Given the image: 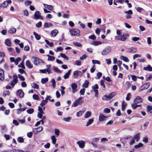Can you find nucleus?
<instances>
[{
	"instance_id": "12",
	"label": "nucleus",
	"mask_w": 152,
	"mask_h": 152,
	"mask_svg": "<svg viewBox=\"0 0 152 152\" xmlns=\"http://www.w3.org/2000/svg\"><path fill=\"white\" fill-rule=\"evenodd\" d=\"M107 117L104 115L103 114H100L99 116V121L100 122L105 121Z\"/></svg>"
},
{
	"instance_id": "21",
	"label": "nucleus",
	"mask_w": 152,
	"mask_h": 152,
	"mask_svg": "<svg viewBox=\"0 0 152 152\" xmlns=\"http://www.w3.org/2000/svg\"><path fill=\"white\" fill-rule=\"evenodd\" d=\"M4 79V71L1 68V80H3Z\"/></svg>"
},
{
	"instance_id": "36",
	"label": "nucleus",
	"mask_w": 152,
	"mask_h": 152,
	"mask_svg": "<svg viewBox=\"0 0 152 152\" xmlns=\"http://www.w3.org/2000/svg\"><path fill=\"white\" fill-rule=\"evenodd\" d=\"M60 55L62 57L65 58L66 60H68L69 59V58L65 54L61 53H60Z\"/></svg>"
},
{
	"instance_id": "14",
	"label": "nucleus",
	"mask_w": 152,
	"mask_h": 152,
	"mask_svg": "<svg viewBox=\"0 0 152 152\" xmlns=\"http://www.w3.org/2000/svg\"><path fill=\"white\" fill-rule=\"evenodd\" d=\"M72 88V92L73 93H75L77 91L76 89L77 88V86L75 83H72L71 85Z\"/></svg>"
},
{
	"instance_id": "54",
	"label": "nucleus",
	"mask_w": 152,
	"mask_h": 152,
	"mask_svg": "<svg viewBox=\"0 0 152 152\" xmlns=\"http://www.w3.org/2000/svg\"><path fill=\"white\" fill-rule=\"evenodd\" d=\"M52 83V86L53 88H54L56 86V82L55 80L54 79H53L51 81Z\"/></svg>"
},
{
	"instance_id": "4",
	"label": "nucleus",
	"mask_w": 152,
	"mask_h": 152,
	"mask_svg": "<svg viewBox=\"0 0 152 152\" xmlns=\"http://www.w3.org/2000/svg\"><path fill=\"white\" fill-rule=\"evenodd\" d=\"M33 58L34 60L33 63L35 65H37L41 63H44V62L42 60L37 57H33Z\"/></svg>"
},
{
	"instance_id": "20",
	"label": "nucleus",
	"mask_w": 152,
	"mask_h": 152,
	"mask_svg": "<svg viewBox=\"0 0 152 152\" xmlns=\"http://www.w3.org/2000/svg\"><path fill=\"white\" fill-rule=\"evenodd\" d=\"M43 5L45 8L50 10H52L53 8V6L51 5H49L45 4H44Z\"/></svg>"
},
{
	"instance_id": "52",
	"label": "nucleus",
	"mask_w": 152,
	"mask_h": 152,
	"mask_svg": "<svg viewBox=\"0 0 152 152\" xmlns=\"http://www.w3.org/2000/svg\"><path fill=\"white\" fill-rule=\"evenodd\" d=\"M92 63L94 64H100V62H99V61L98 60H92Z\"/></svg>"
},
{
	"instance_id": "57",
	"label": "nucleus",
	"mask_w": 152,
	"mask_h": 152,
	"mask_svg": "<svg viewBox=\"0 0 152 152\" xmlns=\"http://www.w3.org/2000/svg\"><path fill=\"white\" fill-rule=\"evenodd\" d=\"M110 112V110L107 108H105L104 110V112L106 113H109Z\"/></svg>"
},
{
	"instance_id": "26",
	"label": "nucleus",
	"mask_w": 152,
	"mask_h": 152,
	"mask_svg": "<svg viewBox=\"0 0 152 152\" xmlns=\"http://www.w3.org/2000/svg\"><path fill=\"white\" fill-rule=\"evenodd\" d=\"M34 34L35 36V38L37 40H39L41 38V36L40 35H39L38 34H37L36 32H34Z\"/></svg>"
},
{
	"instance_id": "15",
	"label": "nucleus",
	"mask_w": 152,
	"mask_h": 152,
	"mask_svg": "<svg viewBox=\"0 0 152 152\" xmlns=\"http://www.w3.org/2000/svg\"><path fill=\"white\" fill-rule=\"evenodd\" d=\"M58 33V31L56 29H54L51 31L50 35L51 37H54L57 35Z\"/></svg>"
},
{
	"instance_id": "23",
	"label": "nucleus",
	"mask_w": 152,
	"mask_h": 152,
	"mask_svg": "<svg viewBox=\"0 0 152 152\" xmlns=\"http://www.w3.org/2000/svg\"><path fill=\"white\" fill-rule=\"evenodd\" d=\"M134 140H136L138 141L140 139V135L139 133H137L133 137Z\"/></svg>"
},
{
	"instance_id": "31",
	"label": "nucleus",
	"mask_w": 152,
	"mask_h": 152,
	"mask_svg": "<svg viewBox=\"0 0 152 152\" xmlns=\"http://www.w3.org/2000/svg\"><path fill=\"white\" fill-rule=\"evenodd\" d=\"M45 41L46 44L49 45L50 47H52L53 46V42H50L47 39H45Z\"/></svg>"
},
{
	"instance_id": "56",
	"label": "nucleus",
	"mask_w": 152,
	"mask_h": 152,
	"mask_svg": "<svg viewBox=\"0 0 152 152\" xmlns=\"http://www.w3.org/2000/svg\"><path fill=\"white\" fill-rule=\"evenodd\" d=\"M92 88L93 89V90H97V89L99 88V87L98 85L97 84H95L94 86H92Z\"/></svg>"
},
{
	"instance_id": "39",
	"label": "nucleus",
	"mask_w": 152,
	"mask_h": 152,
	"mask_svg": "<svg viewBox=\"0 0 152 152\" xmlns=\"http://www.w3.org/2000/svg\"><path fill=\"white\" fill-rule=\"evenodd\" d=\"M48 102V101L45 99V100H43L42 102L40 104V105L42 107H43Z\"/></svg>"
},
{
	"instance_id": "37",
	"label": "nucleus",
	"mask_w": 152,
	"mask_h": 152,
	"mask_svg": "<svg viewBox=\"0 0 152 152\" xmlns=\"http://www.w3.org/2000/svg\"><path fill=\"white\" fill-rule=\"evenodd\" d=\"M48 80V79L47 77L42 78L41 80V82L42 84H44L46 83Z\"/></svg>"
},
{
	"instance_id": "9",
	"label": "nucleus",
	"mask_w": 152,
	"mask_h": 152,
	"mask_svg": "<svg viewBox=\"0 0 152 152\" xmlns=\"http://www.w3.org/2000/svg\"><path fill=\"white\" fill-rule=\"evenodd\" d=\"M77 144L79 145V147L81 148H83L84 147L85 144V142L83 140H80L77 142Z\"/></svg>"
},
{
	"instance_id": "62",
	"label": "nucleus",
	"mask_w": 152,
	"mask_h": 152,
	"mask_svg": "<svg viewBox=\"0 0 152 152\" xmlns=\"http://www.w3.org/2000/svg\"><path fill=\"white\" fill-rule=\"evenodd\" d=\"M71 119V117L69 116L67 117V118H63V120L66 122L69 121Z\"/></svg>"
},
{
	"instance_id": "47",
	"label": "nucleus",
	"mask_w": 152,
	"mask_h": 152,
	"mask_svg": "<svg viewBox=\"0 0 152 152\" xmlns=\"http://www.w3.org/2000/svg\"><path fill=\"white\" fill-rule=\"evenodd\" d=\"M33 88L34 89H38L39 88V85L37 83H33Z\"/></svg>"
},
{
	"instance_id": "8",
	"label": "nucleus",
	"mask_w": 152,
	"mask_h": 152,
	"mask_svg": "<svg viewBox=\"0 0 152 152\" xmlns=\"http://www.w3.org/2000/svg\"><path fill=\"white\" fill-rule=\"evenodd\" d=\"M17 95L19 96L21 98H23L24 96V93L21 89L18 90L17 92Z\"/></svg>"
},
{
	"instance_id": "13",
	"label": "nucleus",
	"mask_w": 152,
	"mask_h": 152,
	"mask_svg": "<svg viewBox=\"0 0 152 152\" xmlns=\"http://www.w3.org/2000/svg\"><path fill=\"white\" fill-rule=\"evenodd\" d=\"M128 50L127 52L129 53H135L137 50L136 48L134 47L128 48Z\"/></svg>"
},
{
	"instance_id": "29",
	"label": "nucleus",
	"mask_w": 152,
	"mask_h": 152,
	"mask_svg": "<svg viewBox=\"0 0 152 152\" xmlns=\"http://www.w3.org/2000/svg\"><path fill=\"white\" fill-rule=\"evenodd\" d=\"M80 73L81 74L82 73V72L80 71H78L77 70L75 71L73 73L74 76L75 77V78H77L78 76V73Z\"/></svg>"
},
{
	"instance_id": "24",
	"label": "nucleus",
	"mask_w": 152,
	"mask_h": 152,
	"mask_svg": "<svg viewBox=\"0 0 152 152\" xmlns=\"http://www.w3.org/2000/svg\"><path fill=\"white\" fill-rule=\"evenodd\" d=\"M16 32V29L15 28H11L9 30L8 32L11 34H13L15 33Z\"/></svg>"
},
{
	"instance_id": "45",
	"label": "nucleus",
	"mask_w": 152,
	"mask_h": 152,
	"mask_svg": "<svg viewBox=\"0 0 152 152\" xmlns=\"http://www.w3.org/2000/svg\"><path fill=\"white\" fill-rule=\"evenodd\" d=\"M32 2L30 0H27L25 2V5L26 6H28L31 4Z\"/></svg>"
},
{
	"instance_id": "10",
	"label": "nucleus",
	"mask_w": 152,
	"mask_h": 152,
	"mask_svg": "<svg viewBox=\"0 0 152 152\" xmlns=\"http://www.w3.org/2000/svg\"><path fill=\"white\" fill-rule=\"evenodd\" d=\"M127 39V37L124 34L122 35L118 36L117 40L123 41H125Z\"/></svg>"
},
{
	"instance_id": "25",
	"label": "nucleus",
	"mask_w": 152,
	"mask_h": 152,
	"mask_svg": "<svg viewBox=\"0 0 152 152\" xmlns=\"http://www.w3.org/2000/svg\"><path fill=\"white\" fill-rule=\"evenodd\" d=\"M13 79L12 81L14 82L15 83H17L18 81L17 76L16 75H14L13 76Z\"/></svg>"
},
{
	"instance_id": "7",
	"label": "nucleus",
	"mask_w": 152,
	"mask_h": 152,
	"mask_svg": "<svg viewBox=\"0 0 152 152\" xmlns=\"http://www.w3.org/2000/svg\"><path fill=\"white\" fill-rule=\"evenodd\" d=\"M12 1L11 0L4 1L2 4H1V7L3 8H6L8 5L9 4H10Z\"/></svg>"
},
{
	"instance_id": "30",
	"label": "nucleus",
	"mask_w": 152,
	"mask_h": 152,
	"mask_svg": "<svg viewBox=\"0 0 152 152\" xmlns=\"http://www.w3.org/2000/svg\"><path fill=\"white\" fill-rule=\"evenodd\" d=\"M124 101H123L122 102L121 104V110L122 111H124L127 105V104L126 103L125 104H124Z\"/></svg>"
},
{
	"instance_id": "19",
	"label": "nucleus",
	"mask_w": 152,
	"mask_h": 152,
	"mask_svg": "<svg viewBox=\"0 0 152 152\" xmlns=\"http://www.w3.org/2000/svg\"><path fill=\"white\" fill-rule=\"evenodd\" d=\"M5 44L8 46H11V42L10 39H6L5 41Z\"/></svg>"
},
{
	"instance_id": "27",
	"label": "nucleus",
	"mask_w": 152,
	"mask_h": 152,
	"mask_svg": "<svg viewBox=\"0 0 152 152\" xmlns=\"http://www.w3.org/2000/svg\"><path fill=\"white\" fill-rule=\"evenodd\" d=\"M89 83L88 81V80H86L85 81L84 83L83 84L82 86L85 88H87L88 87Z\"/></svg>"
},
{
	"instance_id": "53",
	"label": "nucleus",
	"mask_w": 152,
	"mask_h": 152,
	"mask_svg": "<svg viewBox=\"0 0 152 152\" xmlns=\"http://www.w3.org/2000/svg\"><path fill=\"white\" fill-rule=\"evenodd\" d=\"M40 72L42 73H46L48 71L47 69H40L39 70Z\"/></svg>"
},
{
	"instance_id": "44",
	"label": "nucleus",
	"mask_w": 152,
	"mask_h": 152,
	"mask_svg": "<svg viewBox=\"0 0 152 152\" xmlns=\"http://www.w3.org/2000/svg\"><path fill=\"white\" fill-rule=\"evenodd\" d=\"M73 43L75 46H77L78 47H80L82 46V44L80 42H73Z\"/></svg>"
},
{
	"instance_id": "35",
	"label": "nucleus",
	"mask_w": 152,
	"mask_h": 152,
	"mask_svg": "<svg viewBox=\"0 0 152 152\" xmlns=\"http://www.w3.org/2000/svg\"><path fill=\"white\" fill-rule=\"evenodd\" d=\"M131 107L132 108L134 109H135L138 107H141V105H137V104H131Z\"/></svg>"
},
{
	"instance_id": "1",
	"label": "nucleus",
	"mask_w": 152,
	"mask_h": 152,
	"mask_svg": "<svg viewBox=\"0 0 152 152\" xmlns=\"http://www.w3.org/2000/svg\"><path fill=\"white\" fill-rule=\"evenodd\" d=\"M72 35L79 36H80V31L77 29L72 28L70 31Z\"/></svg>"
},
{
	"instance_id": "32",
	"label": "nucleus",
	"mask_w": 152,
	"mask_h": 152,
	"mask_svg": "<svg viewBox=\"0 0 152 152\" xmlns=\"http://www.w3.org/2000/svg\"><path fill=\"white\" fill-rule=\"evenodd\" d=\"M47 56L48 57V60L50 61H53L55 60V57L50 56L49 55H47Z\"/></svg>"
},
{
	"instance_id": "22",
	"label": "nucleus",
	"mask_w": 152,
	"mask_h": 152,
	"mask_svg": "<svg viewBox=\"0 0 152 152\" xmlns=\"http://www.w3.org/2000/svg\"><path fill=\"white\" fill-rule=\"evenodd\" d=\"M144 69L146 71H152V67L151 66V65H148L147 67H144Z\"/></svg>"
},
{
	"instance_id": "61",
	"label": "nucleus",
	"mask_w": 152,
	"mask_h": 152,
	"mask_svg": "<svg viewBox=\"0 0 152 152\" xmlns=\"http://www.w3.org/2000/svg\"><path fill=\"white\" fill-rule=\"evenodd\" d=\"M147 111L148 112H150L152 110V106L150 105H148L147 106Z\"/></svg>"
},
{
	"instance_id": "11",
	"label": "nucleus",
	"mask_w": 152,
	"mask_h": 152,
	"mask_svg": "<svg viewBox=\"0 0 152 152\" xmlns=\"http://www.w3.org/2000/svg\"><path fill=\"white\" fill-rule=\"evenodd\" d=\"M110 49L109 48H107L103 50L102 53V54L103 55H106L110 52Z\"/></svg>"
},
{
	"instance_id": "41",
	"label": "nucleus",
	"mask_w": 152,
	"mask_h": 152,
	"mask_svg": "<svg viewBox=\"0 0 152 152\" xmlns=\"http://www.w3.org/2000/svg\"><path fill=\"white\" fill-rule=\"evenodd\" d=\"M18 141L20 143H23L24 142V139L22 137H19L17 139Z\"/></svg>"
},
{
	"instance_id": "50",
	"label": "nucleus",
	"mask_w": 152,
	"mask_h": 152,
	"mask_svg": "<svg viewBox=\"0 0 152 152\" xmlns=\"http://www.w3.org/2000/svg\"><path fill=\"white\" fill-rule=\"evenodd\" d=\"M19 67H21L23 69H25V68L23 61L20 64L18 65Z\"/></svg>"
},
{
	"instance_id": "18",
	"label": "nucleus",
	"mask_w": 152,
	"mask_h": 152,
	"mask_svg": "<svg viewBox=\"0 0 152 152\" xmlns=\"http://www.w3.org/2000/svg\"><path fill=\"white\" fill-rule=\"evenodd\" d=\"M102 43L100 41H94L91 44L95 46L98 45H99L102 44Z\"/></svg>"
},
{
	"instance_id": "40",
	"label": "nucleus",
	"mask_w": 152,
	"mask_h": 152,
	"mask_svg": "<svg viewBox=\"0 0 152 152\" xmlns=\"http://www.w3.org/2000/svg\"><path fill=\"white\" fill-rule=\"evenodd\" d=\"M26 112L28 114H31L34 112V110L33 108H30L27 110Z\"/></svg>"
},
{
	"instance_id": "42",
	"label": "nucleus",
	"mask_w": 152,
	"mask_h": 152,
	"mask_svg": "<svg viewBox=\"0 0 152 152\" xmlns=\"http://www.w3.org/2000/svg\"><path fill=\"white\" fill-rule=\"evenodd\" d=\"M143 145V144L141 142H140L138 144L134 145V148H138L142 147Z\"/></svg>"
},
{
	"instance_id": "49",
	"label": "nucleus",
	"mask_w": 152,
	"mask_h": 152,
	"mask_svg": "<svg viewBox=\"0 0 152 152\" xmlns=\"http://www.w3.org/2000/svg\"><path fill=\"white\" fill-rule=\"evenodd\" d=\"M131 96V94L130 93H128L126 97V100L127 101H129L130 99Z\"/></svg>"
},
{
	"instance_id": "63",
	"label": "nucleus",
	"mask_w": 152,
	"mask_h": 152,
	"mask_svg": "<svg viewBox=\"0 0 152 152\" xmlns=\"http://www.w3.org/2000/svg\"><path fill=\"white\" fill-rule=\"evenodd\" d=\"M33 132L34 134H37L39 132L37 128L34 129L33 130Z\"/></svg>"
},
{
	"instance_id": "34",
	"label": "nucleus",
	"mask_w": 152,
	"mask_h": 152,
	"mask_svg": "<svg viewBox=\"0 0 152 152\" xmlns=\"http://www.w3.org/2000/svg\"><path fill=\"white\" fill-rule=\"evenodd\" d=\"M91 113L89 111L87 112L85 115L84 117L86 118H88L91 116Z\"/></svg>"
},
{
	"instance_id": "46",
	"label": "nucleus",
	"mask_w": 152,
	"mask_h": 152,
	"mask_svg": "<svg viewBox=\"0 0 152 152\" xmlns=\"http://www.w3.org/2000/svg\"><path fill=\"white\" fill-rule=\"evenodd\" d=\"M49 26H52V24L51 23H50L49 24H48L47 23H45L44 25V26L46 28L49 27Z\"/></svg>"
},
{
	"instance_id": "17",
	"label": "nucleus",
	"mask_w": 152,
	"mask_h": 152,
	"mask_svg": "<svg viewBox=\"0 0 152 152\" xmlns=\"http://www.w3.org/2000/svg\"><path fill=\"white\" fill-rule=\"evenodd\" d=\"M71 72V70H69L68 72L66 73L64 76V79H66L69 78V76Z\"/></svg>"
},
{
	"instance_id": "2",
	"label": "nucleus",
	"mask_w": 152,
	"mask_h": 152,
	"mask_svg": "<svg viewBox=\"0 0 152 152\" xmlns=\"http://www.w3.org/2000/svg\"><path fill=\"white\" fill-rule=\"evenodd\" d=\"M150 86V83L149 82L146 83L140 87L138 90V92H140L143 90L148 89Z\"/></svg>"
},
{
	"instance_id": "55",
	"label": "nucleus",
	"mask_w": 152,
	"mask_h": 152,
	"mask_svg": "<svg viewBox=\"0 0 152 152\" xmlns=\"http://www.w3.org/2000/svg\"><path fill=\"white\" fill-rule=\"evenodd\" d=\"M97 76L98 77L97 78H96V79H99L102 76V74L101 72H98L97 73Z\"/></svg>"
},
{
	"instance_id": "5",
	"label": "nucleus",
	"mask_w": 152,
	"mask_h": 152,
	"mask_svg": "<svg viewBox=\"0 0 152 152\" xmlns=\"http://www.w3.org/2000/svg\"><path fill=\"white\" fill-rule=\"evenodd\" d=\"M35 20H37L39 19L43 20V18L41 15V13L39 11H37L35 12L34 14V18Z\"/></svg>"
},
{
	"instance_id": "43",
	"label": "nucleus",
	"mask_w": 152,
	"mask_h": 152,
	"mask_svg": "<svg viewBox=\"0 0 152 152\" xmlns=\"http://www.w3.org/2000/svg\"><path fill=\"white\" fill-rule=\"evenodd\" d=\"M10 94V93L9 91H5L3 93V96L4 97H5L7 95H9Z\"/></svg>"
},
{
	"instance_id": "38",
	"label": "nucleus",
	"mask_w": 152,
	"mask_h": 152,
	"mask_svg": "<svg viewBox=\"0 0 152 152\" xmlns=\"http://www.w3.org/2000/svg\"><path fill=\"white\" fill-rule=\"evenodd\" d=\"M51 139L52 140V142L53 144H55L56 143V138L53 135L51 136Z\"/></svg>"
},
{
	"instance_id": "58",
	"label": "nucleus",
	"mask_w": 152,
	"mask_h": 152,
	"mask_svg": "<svg viewBox=\"0 0 152 152\" xmlns=\"http://www.w3.org/2000/svg\"><path fill=\"white\" fill-rule=\"evenodd\" d=\"M42 26V23L41 21H40L36 25V27L37 28H39Z\"/></svg>"
},
{
	"instance_id": "3",
	"label": "nucleus",
	"mask_w": 152,
	"mask_h": 152,
	"mask_svg": "<svg viewBox=\"0 0 152 152\" xmlns=\"http://www.w3.org/2000/svg\"><path fill=\"white\" fill-rule=\"evenodd\" d=\"M116 93L115 92H112L110 94L108 95H104V97H105V99H104L103 98H102L103 100H110L116 94Z\"/></svg>"
},
{
	"instance_id": "33",
	"label": "nucleus",
	"mask_w": 152,
	"mask_h": 152,
	"mask_svg": "<svg viewBox=\"0 0 152 152\" xmlns=\"http://www.w3.org/2000/svg\"><path fill=\"white\" fill-rule=\"evenodd\" d=\"M94 120L93 119L91 118L89 119L88 121L87 122L86 124V126H88L91 125L92 123L94 122Z\"/></svg>"
},
{
	"instance_id": "6",
	"label": "nucleus",
	"mask_w": 152,
	"mask_h": 152,
	"mask_svg": "<svg viewBox=\"0 0 152 152\" xmlns=\"http://www.w3.org/2000/svg\"><path fill=\"white\" fill-rule=\"evenodd\" d=\"M142 99L140 96H138L134 100L133 102L135 104H136L142 102Z\"/></svg>"
},
{
	"instance_id": "60",
	"label": "nucleus",
	"mask_w": 152,
	"mask_h": 152,
	"mask_svg": "<svg viewBox=\"0 0 152 152\" xmlns=\"http://www.w3.org/2000/svg\"><path fill=\"white\" fill-rule=\"evenodd\" d=\"M39 96L37 94H34L33 96V98L35 100H38Z\"/></svg>"
},
{
	"instance_id": "51",
	"label": "nucleus",
	"mask_w": 152,
	"mask_h": 152,
	"mask_svg": "<svg viewBox=\"0 0 152 152\" xmlns=\"http://www.w3.org/2000/svg\"><path fill=\"white\" fill-rule=\"evenodd\" d=\"M88 38L90 39L94 40L96 39V37L94 35H92L90 36Z\"/></svg>"
},
{
	"instance_id": "16",
	"label": "nucleus",
	"mask_w": 152,
	"mask_h": 152,
	"mask_svg": "<svg viewBox=\"0 0 152 152\" xmlns=\"http://www.w3.org/2000/svg\"><path fill=\"white\" fill-rule=\"evenodd\" d=\"M26 66L29 69H31L33 67L32 64H31L29 60L26 61Z\"/></svg>"
},
{
	"instance_id": "64",
	"label": "nucleus",
	"mask_w": 152,
	"mask_h": 152,
	"mask_svg": "<svg viewBox=\"0 0 152 152\" xmlns=\"http://www.w3.org/2000/svg\"><path fill=\"white\" fill-rule=\"evenodd\" d=\"M75 64L77 66H80L81 65V62L80 61L78 60L75 62Z\"/></svg>"
},
{
	"instance_id": "59",
	"label": "nucleus",
	"mask_w": 152,
	"mask_h": 152,
	"mask_svg": "<svg viewBox=\"0 0 152 152\" xmlns=\"http://www.w3.org/2000/svg\"><path fill=\"white\" fill-rule=\"evenodd\" d=\"M18 77L22 80L24 81L25 80V78L24 77L22 76L20 74H18Z\"/></svg>"
},
{
	"instance_id": "48",
	"label": "nucleus",
	"mask_w": 152,
	"mask_h": 152,
	"mask_svg": "<svg viewBox=\"0 0 152 152\" xmlns=\"http://www.w3.org/2000/svg\"><path fill=\"white\" fill-rule=\"evenodd\" d=\"M131 77L132 78V79L134 81H137V77L135 75H132L131 76Z\"/></svg>"
},
{
	"instance_id": "28",
	"label": "nucleus",
	"mask_w": 152,
	"mask_h": 152,
	"mask_svg": "<svg viewBox=\"0 0 152 152\" xmlns=\"http://www.w3.org/2000/svg\"><path fill=\"white\" fill-rule=\"evenodd\" d=\"M120 58L125 62H128L129 61V59L127 57L124 56H121L120 57Z\"/></svg>"
}]
</instances>
